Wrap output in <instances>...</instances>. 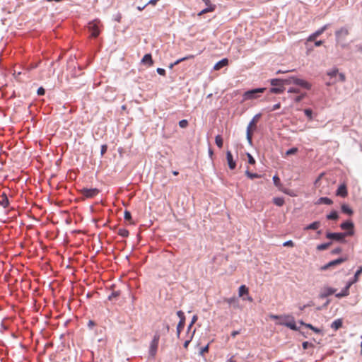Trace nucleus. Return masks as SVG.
Instances as JSON below:
<instances>
[{"label": "nucleus", "mask_w": 362, "mask_h": 362, "mask_svg": "<svg viewBox=\"0 0 362 362\" xmlns=\"http://www.w3.org/2000/svg\"><path fill=\"white\" fill-rule=\"evenodd\" d=\"M228 64V59L225 58V59H221V61H219L218 62H217L214 66V70H219L221 69V68L227 66Z\"/></svg>", "instance_id": "obj_21"}, {"label": "nucleus", "mask_w": 362, "mask_h": 362, "mask_svg": "<svg viewBox=\"0 0 362 362\" xmlns=\"http://www.w3.org/2000/svg\"><path fill=\"white\" fill-rule=\"evenodd\" d=\"M203 1L207 6V7L214 6V9L216 8V5L212 4L210 0H203Z\"/></svg>", "instance_id": "obj_52"}, {"label": "nucleus", "mask_w": 362, "mask_h": 362, "mask_svg": "<svg viewBox=\"0 0 362 362\" xmlns=\"http://www.w3.org/2000/svg\"><path fill=\"white\" fill-rule=\"evenodd\" d=\"M239 334H240V331H238V330L233 331L231 332V337L234 338V337H235Z\"/></svg>", "instance_id": "obj_60"}, {"label": "nucleus", "mask_w": 362, "mask_h": 362, "mask_svg": "<svg viewBox=\"0 0 362 362\" xmlns=\"http://www.w3.org/2000/svg\"><path fill=\"white\" fill-rule=\"evenodd\" d=\"M341 208L343 213L349 215L353 214L352 209L347 204H342Z\"/></svg>", "instance_id": "obj_30"}, {"label": "nucleus", "mask_w": 362, "mask_h": 362, "mask_svg": "<svg viewBox=\"0 0 362 362\" xmlns=\"http://www.w3.org/2000/svg\"><path fill=\"white\" fill-rule=\"evenodd\" d=\"M156 71H157V73L161 76L165 75V70L164 69L158 68Z\"/></svg>", "instance_id": "obj_53"}, {"label": "nucleus", "mask_w": 362, "mask_h": 362, "mask_svg": "<svg viewBox=\"0 0 362 362\" xmlns=\"http://www.w3.org/2000/svg\"><path fill=\"white\" fill-rule=\"evenodd\" d=\"M317 204H327V205H330L332 204V201L328 197H320L318 199Z\"/></svg>", "instance_id": "obj_28"}, {"label": "nucleus", "mask_w": 362, "mask_h": 362, "mask_svg": "<svg viewBox=\"0 0 362 362\" xmlns=\"http://www.w3.org/2000/svg\"><path fill=\"white\" fill-rule=\"evenodd\" d=\"M273 181H274V185L276 187H278L279 190L284 192L286 194H288V192L285 189H283L282 184L281 182L280 178L279 177L278 175H276L273 177Z\"/></svg>", "instance_id": "obj_20"}, {"label": "nucleus", "mask_w": 362, "mask_h": 362, "mask_svg": "<svg viewBox=\"0 0 362 362\" xmlns=\"http://www.w3.org/2000/svg\"><path fill=\"white\" fill-rule=\"evenodd\" d=\"M37 94L39 95H43L45 93V89L42 88V87H40L38 89H37Z\"/></svg>", "instance_id": "obj_55"}, {"label": "nucleus", "mask_w": 362, "mask_h": 362, "mask_svg": "<svg viewBox=\"0 0 362 362\" xmlns=\"http://www.w3.org/2000/svg\"><path fill=\"white\" fill-rule=\"evenodd\" d=\"M337 73H338V69H334L330 71L329 72H328L327 74L332 77V76H335Z\"/></svg>", "instance_id": "obj_51"}, {"label": "nucleus", "mask_w": 362, "mask_h": 362, "mask_svg": "<svg viewBox=\"0 0 362 362\" xmlns=\"http://www.w3.org/2000/svg\"><path fill=\"white\" fill-rule=\"evenodd\" d=\"M0 205L2 206L4 208H7L9 205L8 199L5 193H3V194L1 197Z\"/></svg>", "instance_id": "obj_23"}, {"label": "nucleus", "mask_w": 362, "mask_h": 362, "mask_svg": "<svg viewBox=\"0 0 362 362\" xmlns=\"http://www.w3.org/2000/svg\"><path fill=\"white\" fill-rule=\"evenodd\" d=\"M269 318L272 320H288L290 318V315H276L271 314Z\"/></svg>", "instance_id": "obj_29"}, {"label": "nucleus", "mask_w": 362, "mask_h": 362, "mask_svg": "<svg viewBox=\"0 0 362 362\" xmlns=\"http://www.w3.org/2000/svg\"><path fill=\"white\" fill-rule=\"evenodd\" d=\"M304 98V95H300L294 98L295 102L299 103Z\"/></svg>", "instance_id": "obj_56"}, {"label": "nucleus", "mask_w": 362, "mask_h": 362, "mask_svg": "<svg viewBox=\"0 0 362 362\" xmlns=\"http://www.w3.org/2000/svg\"><path fill=\"white\" fill-rule=\"evenodd\" d=\"M107 150V146L106 144L102 145L101 150H100L101 156H103L106 153Z\"/></svg>", "instance_id": "obj_48"}, {"label": "nucleus", "mask_w": 362, "mask_h": 362, "mask_svg": "<svg viewBox=\"0 0 362 362\" xmlns=\"http://www.w3.org/2000/svg\"><path fill=\"white\" fill-rule=\"evenodd\" d=\"M288 93H299V89L298 88H291L288 90Z\"/></svg>", "instance_id": "obj_57"}, {"label": "nucleus", "mask_w": 362, "mask_h": 362, "mask_svg": "<svg viewBox=\"0 0 362 362\" xmlns=\"http://www.w3.org/2000/svg\"><path fill=\"white\" fill-rule=\"evenodd\" d=\"M124 218L126 221H130L132 220V215L129 211H125L124 214Z\"/></svg>", "instance_id": "obj_44"}, {"label": "nucleus", "mask_w": 362, "mask_h": 362, "mask_svg": "<svg viewBox=\"0 0 362 362\" xmlns=\"http://www.w3.org/2000/svg\"><path fill=\"white\" fill-rule=\"evenodd\" d=\"M194 332H195V330H194V332H193V334H194ZM192 337H193V335H192V337H191L190 339L186 340V341H185L184 345H183L185 349H187V348H188V346H189V343H190V341H191V339H192Z\"/></svg>", "instance_id": "obj_50"}, {"label": "nucleus", "mask_w": 362, "mask_h": 362, "mask_svg": "<svg viewBox=\"0 0 362 362\" xmlns=\"http://www.w3.org/2000/svg\"><path fill=\"white\" fill-rule=\"evenodd\" d=\"M179 126L181 128H186L188 126V121L187 119H182L179 122Z\"/></svg>", "instance_id": "obj_43"}, {"label": "nucleus", "mask_w": 362, "mask_h": 362, "mask_svg": "<svg viewBox=\"0 0 362 362\" xmlns=\"http://www.w3.org/2000/svg\"><path fill=\"white\" fill-rule=\"evenodd\" d=\"M304 113L310 119H312L313 111L310 109L304 110Z\"/></svg>", "instance_id": "obj_46"}, {"label": "nucleus", "mask_w": 362, "mask_h": 362, "mask_svg": "<svg viewBox=\"0 0 362 362\" xmlns=\"http://www.w3.org/2000/svg\"><path fill=\"white\" fill-rule=\"evenodd\" d=\"M245 175H247V177H249L250 179H255V178H259L262 177L261 175L259 174H257V173H250L249 170H246L245 171Z\"/></svg>", "instance_id": "obj_34"}, {"label": "nucleus", "mask_w": 362, "mask_h": 362, "mask_svg": "<svg viewBox=\"0 0 362 362\" xmlns=\"http://www.w3.org/2000/svg\"><path fill=\"white\" fill-rule=\"evenodd\" d=\"M345 261H346V259H344V258H341V257L338 258V259L331 261L329 263H327V264L324 265L323 267H322L321 269L322 270L328 269L329 268H330L332 267L341 264V263L344 262Z\"/></svg>", "instance_id": "obj_12"}, {"label": "nucleus", "mask_w": 362, "mask_h": 362, "mask_svg": "<svg viewBox=\"0 0 362 362\" xmlns=\"http://www.w3.org/2000/svg\"><path fill=\"white\" fill-rule=\"evenodd\" d=\"M194 57V56L193 54H189L185 57L180 58V59H177V61H175L173 64H171L170 65V68L172 69L175 65H177L180 63H181L182 62H184V61H186V60H188L190 59H193Z\"/></svg>", "instance_id": "obj_22"}, {"label": "nucleus", "mask_w": 362, "mask_h": 362, "mask_svg": "<svg viewBox=\"0 0 362 362\" xmlns=\"http://www.w3.org/2000/svg\"><path fill=\"white\" fill-rule=\"evenodd\" d=\"M215 142L218 148H221L223 147V141L221 135H217L215 137Z\"/></svg>", "instance_id": "obj_32"}, {"label": "nucleus", "mask_w": 362, "mask_h": 362, "mask_svg": "<svg viewBox=\"0 0 362 362\" xmlns=\"http://www.w3.org/2000/svg\"><path fill=\"white\" fill-rule=\"evenodd\" d=\"M341 252V249L340 247H337L332 251V254H338Z\"/></svg>", "instance_id": "obj_58"}, {"label": "nucleus", "mask_w": 362, "mask_h": 362, "mask_svg": "<svg viewBox=\"0 0 362 362\" xmlns=\"http://www.w3.org/2000/svg\"><path fill=\"white\" fill-rule=\"evenodd\" d=\"M362 273V267H360L354 275V279L352 282L355 283L358 281L359 275Z\"/></svg>", "instance_id": "obj_41"}, {"label": "nucleus", "mask_w": 362, "mask_h": 362, "mask_svg": "<svg viewBox=\"0 0 362 362\" xmlns=\"http://www.w3.org/2000/svg\"><path fill=\"white\" fill-rule=\"evenodd\" d=\"M247 156L248 158V163L251 165H254L255 163V158L252 156V155L249 153H247Z\"/></svg>", "instance_id": "obj_45"}, {"label": "nucleus", "mask_w": 362, "mask_h": 362, "mask_svg": "<svg viewBox=\"0 0 362 362\" xmlns=\"http://www.w3.org/2000/svg\"><path fill=\"white\" fill-rule=\"evenodd\" d=\"M159 0H150L146 4L156 5Z\"/></svg>", "instance_id": "obj_61"}, {"label": "nucleus", "mask_w": 362, "mask_h": 362, "mask_svg": "<svg viewBox=\"0 0 362 362\" xmlns=\"http://www.w3.org/2000/svg\"><path fill=\"white\" fill-rule=\"evenodd\" d=\"M285 90V88L282 86H280L279 87H273L270 89V93H275V94H279L282 93Z\"/></svg>", "instance_id": "obj_26"}, {"label": "nucleus", "mask_w": 362, "mask_h": 362, "mask_svg": "<svg viewBox=\"0 0 362 362\" xmlns=\"http://www.w3.org/2000/svg\"><path fill=\"white\" fill-rule=\"evenodd\" d=\"M273 202L276 206H281L284 204V199L281 197H275L273 199Z\"/></svg>", "instance_id": "obj_35"}, {"label": "nucleus", "mask_w": 362, "mask_h": 362, "mask_svg": "<svg viewBox=\"0 0 362 362\" xmlns=\"http://www.w3.org/2000/svg\"><path fill=\"white\" fill-rule=\"evenodd\" d=\"M95 325V323L93 320H89L88 323V326L89 328H92Z\"/></svg>", "instance_id": "obj_59"}, {"label": "nucleus", "mask_w": 362, "mask_h": 362, "mask_svg": "<svg viewBox=\"0 0 362 362\" xmlns=\"http://www.w3.org/2000/svg\"><path fill=\"white\" fill-rule=\"evenodd\" d=\"M303 325H304L305 327H308L309 329H313V325L311 324H307L304 322H301Z\"/></svg>", "instance_id": "obj_63"}, {"label": "nucleus", "mask_w": 362, "mask_h": 362, "mask_svg": "<svg viewBox=\"0 0 362 362\" xmlns=\"http://www.w3.org/2000/svg\"><path fill=\"white\" fill-rule=\"evenodd\" d=\"M226 160L230 169L233 170L236 167V163L233 160V155L230 151L226 152Z\"/></svg>", "instance_id": "obj_13"}, {"label": "nucleus", "mask_w": 362, "mask_h": 362, "mask_svg": "<svg viewBox=\"0 0 362 362\" xmlns=\"http://www.w3.org/2000/svg\"><path fill=\"white\" fill-rule=\"evenodd\" d=\"M322 44H323V41H322V40H317V41H315V45L316 47H320V46H321Z\"/></svg>", "instance_id": "obj_62"}, {"label": "nucleus", "mask_w": 362, "mask_h": 362, "mask_svg": "<svg viewBox=\"0 0 362 362\" xmlns=\"http://www.w3.org/2000/svg\"><path fill=\"white\" fill-rule=\"evenodd\" d=\"M338 217V214L335 211H333L329 214L327 215V218L329 220H337Z\"/></svg>", "instance_id": "obj_37"}, {"label": "nucleus", "mask_w": 362, "mask_h": 362, "mask_svg": "<svg viewBox=\"0 0 362 362\" xmlns=\"http://www.w3.org/2000/svg\"><path fill=\"white\" fill-rule=\"evenodd\" d=\"M265 90V88H259L247 90L243 94V100L256 99L259 97L258 94L264 93Z\"/></svg>", "instance_id": "obj_4"}, {"label": "nucleus", "mask_w": 362, "mask_h": 362, "mask_svg": "<svg viewBox=\"0 0 362 362\" xmlns=\"http://www.w3.org/2000/svg\"><path fill=\"white\" fill-rule=\"evenodd\" d=\"M261 116H262V115L260 113L255 115L254 117L252 119V120L250 122V123L247 125V140L250 145H252V144L253 132L257 129V124L259 119H260Z\"/></svg>", "instance_id": "obj_1"}, {"label": "nucleus", "mask_w": 362, "mask_h": 362, "mask_svg": "<svg viewBox=\"0 0 362 362\" xmlns=\"http://www.w3.org/2000/svg\"><path fill=\"white\" fill-rule=\"evenodd\" d=\"M141 63L147 66H151L153 64V60L151 54H146L141 59Z\"/></svg>", "instance_id": "obj_16"}, {"label": "nucleus", "mask_w": 362, "mask_h": 362, "mask_svg": "<svg viewBox=\"0 0 362 362\" xmlns=\"http://www.w3.org/2000/svg\"><path fill=\"white\" fill-rule=\"evenodd\" d=\"M329 25L326 24L323 25L322 28L316 30L315 33L311 34L308 38L307 42H312L315 41L317 37H318L320 35H321L327 28Z\"/></svg>", "instance_id": "obj_11"}, {"label": "nucleus", "mask_w": 362, "mask_h": 362, "mask_svg": "<svg viewBox=\"0 0 362 362\" xmlns=\"http://www.w3.org/2000/svg\"><path fill=\"white\" fill-rule=\"evenodd\" d=\"M160 339L159 334H156L153 337V340L151 342L149 347V355L154 358L157 353V349L158 347V343Z\"/></svg>", "instance_id": "obj_5"}, {"label": "nucleus", "mask_w": 362, "mask_h": 362, "mask_svg": "<svg viewBox=\"0 0 362 362\" xmlns=\"http://www.w3.org/2000/svg\"><path fill=\"white\" fill-rule=\"evenodd\" d=\"M346 234L344 233H327L326 238L330 240H334L339 242H344Z\"/></svg>", "instance_id": "obj_10"}, {"label": "nucleus", "mask_w": 362, "mask_h": 362, "mask_svg": "<svg viewBox=\"0 0 362 362\" xmlns=\"http://www.w3.org/2000/svg\"><path fill=\"white\" fill-rule=\"evenodd\" d=\"M177 315L180 318V322H185V317L184 313L182 310L177 311Z\"/></svg>", "instance_id": "obj_42"}, {"label": "nucleus", "mask_w": 362, "mask_h": 362, "mask_svg": "<svg viewBox=\"0 0 362 362\" xmlns=\"http://www.w3.org/2000/svg\"><path fill=\"white\" fill-rule=\"evenodd\" d=\"M248 288L245 285H242L239 287L238 295L240 297H243L245 294H248Z\"/></svg>", "instance_id": "obj_27"}, {"label": "nucleus", "mask_w": 362, "mask_h": 362, "mask_svg": "<svg viewBox=\"0 0 362 362\" xmlns=\"http://www.w3.org/2000/svg\"><path fill=\"white\" fill-rule=\"evenodd\" d=\"M185 322H179L177 326V336H180V332L182 329L184 328Z\"/></svg>", "instance_id": "obj_40"}, {"label": "nucleus", "mask_w": 362, "mask_h": 362, "mask_svg": "<svg viewBox=\"0 0 362 362\" xmlns=\"http://www.w3.org/2000/svg\"><path fill=\"white\" fill-rule=\"evenodd\" d=\"M214 11V6L207 7V8L203 9L202 11H201L197 15L199 16H201L202 15H203L204 13H209V12H212Z\"/></svg>", "instance_id": "obj_38"}, {"label": "nucleus", "mask_w": 362, "mask_h": 362, "mask_svg": "<svg viewBox=\"0 0 362 362\" xmlns=\"http://www.w3.org/2000/svg\"><path fill=\"white\" fill-rule=\"evenodd\" d=\"M228 362H237L235 359V356H232L228 360Z\"/></svg>", "instance_id": "obj_64"}, {"label": "nucleus", "mask_w": 362, "mask_h": 362, "mask_svg": "<svg viewBox=\"0 0 362 362\" xmlns=\"http://www.w3.org/2000/svg\"><path fill=\"white\" fill-rule=\"evenodd\" d=\"M352 284H354V282H349L346 287L340 293L336 294V297L339 298L341 297L347 296L349 294V288Z\"/></svg>", "instance_id": "obj_17"}, {"label": "nucleus", "mask_w": 362, "mask_h": 362, "mask_svg": "<svg viewBox=\"0 0 362 362\" xmlns=\"http://www.w3.org/2000/svg\"><path fill=\"white\" fill-rule=\"evenodd\" d=\"M352 284H354V282H349L346 287L340 293L336 294V297L339 298L341 297L347 296L349 294V288Z\"/></svg>", "instance_id": "obj_18"}, {"label": "nucleus", "mask_w": 362, "mask_h": 362, "mask_svg": "<svg viewBox=\"0 0 362 362\" xmlns=\"http://www.w3.org/2000/svg\"><path fill=\"white\" fill-rule=\"evenodd\" d=\"M283 245L284 247H293L294 246V243L292 240H288V241H286L283 243Z\"/></svg>", "instance_id": "obj_47"}, {"label": "nucleus", "mask_w": 362, "mask_h": 362, "mask_svg": "<svg viewBox=\"0 0 362 362\" xmlns=\"http://www.w3.org/2000/svg\"><path fill=\"white\" fill-rule=\"evenodd\" d=\"M332 245V242L322 243L317 246V250L319 251L325 250L329 248Z\"/></svg>", "instance_id": "obj_31"}, {"label": "nucleus", "mask_w": 362, "mask_h": 362, "mask_svg": "<svg viewBox=\"0 0 362 362\" xmlns=\"http://www.w3.org/2000/svg\"><path fill=\"white\" fill-rule=\"evenodd\" d=\"M209 351V345L205 346L204 347H202L200 351V354L204 355L205 353H207Z\"/></svg>", "instance_id": "obj_49"}, {"label": "nucleus", "mask_w": 362, "mask_h": 362, "mask_svg": "<svg viewBox=\"0 0 362 362\" xmlns=\"http://www.w3.org/2000/svg\"><path fill=\"white\" fill-rule=\"evenodd\" d=\"M224 302L227 303L229 305H232L235 309L240 308L238 300L235 297L226 298Z\"/></svg>", "instance_id": "obj_14"}, {"label": "nucleus", "mask_w": 362, "mask_h": 362, "mask_svg": "<svg viewBox=\"0 0 362 362\" xmlns=\"http://www.w3.org/2000/svg\"><path fill=\"white\" fill-rule=\"evenodd\" d=\"M103 27L99 19H94L88 23V29L91 33L92 37H97L100 33V28Z\"/></svg>", "instance_id": "obj_2"}, {"label": "nucleus", "mask_w": 362, "mask_h": 362, "mask_svg": "<svg viewBox=\"0 0 362 362\" xmlns=\"http://www.w3.org/2000/svg\"><path fill=\"white\" fill-rule=\"evenodd\" d=\"M298 151V148H296V147L291 148L288 149V151H286V156H288L291 155L296 154Z\"/></svg>", "instance_id": "obj_39"}, {"label": "nucleus", "mask_w": 362, "mask_h": 362, "mask_svg": "<svg viewBox=\"0 0 362 362\" xmlns=\"http://www.w3.org/2000/svg\"><path fill=\"white\" fill-rule=\"evenodd\" d=\"M284 83L296 84L308 90L311 88V85L308 82L295 76H291L288 78L284 79Z\"/></svg>", "instance_id": "obj_3"}, {"label": "nucleus", "mask_w": 362, "mask_h": 362, "mask_svg": "<svg viewBox=\"0 0 362 362\" xmlns=\"http://www.w3.org/2000/svg\"><path fill=\"white\" fill-rule=\"evenodd\" d=\"M271 85L273 86H280L284 83V80L274 78L271 80Z\"/></svg>", "instance_id": "obj_33"}, {"label": "nucleus", "mask_w": 362, "mask_h": 362, "mask_svg": "<svg viewBox=\"0 0 362 362\" xmlns=\"http://www.w3.org/2000/svg\"><path fill=\"white\" fill-rule=\"evenodd\" d=\"M336 289L332 288L331 287H325L323 288L322 293L320 294L321 298H325L330 295H332L335 293Z\"/></svg>", "instance_id": "obj_19"}, {"label": "nucleus", "mask_w": 362, "mask_h": 362, "mask_svg": "<svg viewBox=\"0 0 362 362\" xmlns=\"http://www.w3.org/2000/svg\"><path fill=\"white\" fill-rule=\"evenodd\" d=\"M342 327V320L341 319L335 320L331 325V327L334 329L337 330L339 328Z\"/></svg>", "instance_id": "obj_24"}, {"label": "nucleus", "mask_w": 362, "mask_h": 362, "mask_svg": "<svg viewBox=\"0 0 362 362\" xmlns=\"http://www.w3.org/2000/svg\"><path fill=\"white\" fill-rule=\"evenodd\" d=\"M118 235L121 237L126 238L128 237L129 233V230L125 228H119L117 232Z\"/></svg>", "instance_id": "obj_36"}, {"label": "nucleus", "mask_w": 362, "mask_h": 362, "mask_svg": "<svg viewBox=\"0 0 362 362\" xmlns=\"http://www.w3.org/2000/svg\"><path fill=\"white\" fill-rule=\"evenodd\" d=\"M320 226V221H315L309 225H308L305 230H317Z\"/></svg>", "instance_id": "obj_25"}, {"label": "nucleus", "mask_w": 362, "mask_h": 362, "mask_svg": "<svg viewBox=\"0 0 362 362\" xmlns=\"http://www.w3.org/2000/svg\"><path fill=\"white\" fill-rule=\"evenodd\" d=\"M349 32L348 28L342 27L335 32L336 40L337 42L343 41L349 35Z\"/></svg>", "instance_id": "obj_8"}, {"label": "nucleus", "mask_w": 362, "mask_h": 362, "mask_svg": "<svg viewBox=\"0 0 362 362\" xmlns=\"http://www.w3.org/2000/svg\"><path fill=\"white\" fill-rule=\"evenodd\" d=\"M277 325H285L293 330H296V325L293 317L290 316L288 320H279Z\"/></svg>", "instance_id": "obj_9"}, {"label": "nucleus", "mask_w": 362, "mask_h": 362, "mask_svg": "<svg viewBox=\"0 0 362 362\" xmlns=\"http://www.w3.org/2000/svg\"><path fill=\"white\" fill-rule=\"evenodd\" d=\"M81 194L87 199H91L97 196L100 191L97 188H83L80 190Z\"/></svg>", "instance_id": "obj_6"}, {"label": "nucleus", "mask_w": 362, "mask_h": 362, "mask_svg": "<svg viewBox=\"0 0 362 362\" xmlns=\"http://www.w3.org/2000/svg\"><path fill=\"white\" fill-rule=\"evenodd\" d=\"M340 227L342 230H348L347 232L344 233L345 234H346V236H351L354 234V225L352 221H347L346 222H344L340 225Z\"/></svg>", "instance_id": "obj_7"}, {"label": "nucleus", "mask_w": 362, "mask_h": 362, "mask_svg": "<svg viewBox=\"0 0 362 362\" xmlns=\"http://www.w3.org/2000/svg\"><path fill=\"white\" fill-rule=\"evenodd\" d=\"M336 194L341 197H346L348 195L346 185L345 184L341 185L338 187Z\"/></svg>", "instance_id": "obj_15"}, {"label": "nucleus", "mask_w": 362, "mask_h": 362, "mask_svg": "<svg viewBox=\"0 0 362 362\" xmlns=\"http://www.w3.org/2000/svg\"><path fill=\"white\" fill-rule=\"evenodd\" d=\"M281 107V104L279 103L277 104H275L274 105H273V107L269 110L270 112L272 111H274L276 110H278Z\"/></svg>", "instance_id": "obj_54"}]
</instances>
